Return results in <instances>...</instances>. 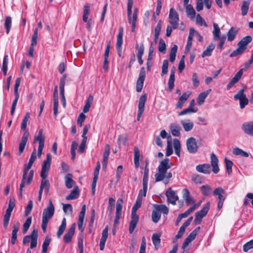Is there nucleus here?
<instances>
[{"label": "nucleus", "instance_id": "obj_1", "mask_svg": "<svg viewBox=\"0 0 253 253\" xmlns=\"http://www.w3.org/2000/svg\"><path fill=\"white\" fill-rule=\"evenodd\" d=\"M169 160L168 158L165 159L161 161L158 167V172L155 174L156 182L162 181L165 178L169 179L172 177L171 172H169L167 174V170L171 167L169 164Z\"/></svg>", "mask_w": 253, "mask_h": 253}, {"label": "nucleus", "instance_id": "obj_2", "mask_svg": "<svg viewBox=\"0 0 253 253\" xmlns=\"http://www.w3.org/2000/svg\"><path fill=\"white\" fill-rule=\"evenodd\" d=\"M142 199H140V196L137 197L136 202L133 205L131 210V221L129 225V232L132 234L139 220V216L136 213L137 210L141 207Z\"/></svg>", "mask_w": 253, "mask_h": 253}, {"label": "nucleus", "instance_id": "obj_3", "mask_svg": "<svg viewBox=\"0 0 253 253\" xmlns=\"http://www.w3.org/2000/svg\"><path fill=\"white\" fill-rule=\"evenodd\" d=\"M55 211L54 206L51 200L49 202L47 207L45 208L42 212V228L44 232H46L47 223L49 220L51 219Z\"/></svg>", "mask_w": 253, "mask_h": 253}, {"label": "nucleus", "instance_id": "obj_4", "mask_svg": "<svg viewBox=\"0 0 253 253\" xmlns=\"http://www.w3.org/2000/svg\"><path fill=\"white\" fill-rule=\"evenodd\" d=\"M15 206V201L14 199H10L9 201L8 206L6 209V212L3 217V226L7 228L8 225L11 212Z\"/></svg>", "mask_w": 253, "mask_h": 253}, {"label": "nucleus", "instance_id": "obj_5", "mask_svg": "<svg viewBox=\"0 0 253 253\" xmlns=\"http://www.w3.org/2000/svg\"><path fill=\"white\" fill-rule=\"evenodd\" d=\"M34 176V171L33 170H31L28 174H25L23 173L22 179L21 180V183L20 185V189L19 195L20 196H22L23 188L24 187L25 184L29 185L33 179Z\"/></svg>", "mask_w": 253, "mask_h": 253}, {"label": "nucleus", "instance_id": "obj_6", "mask_svg": "<svg viewBox=\"0 0 253 253\" xmlns=\"http://www.w3.org/2000/svg\"><path fill=\"white\" fill-rule=\"evenodd\" d=\"M244 92L245 89H241L234 96L235 100H239L240 107L241 109L244 108L249 101Z\"/></svg>", "mask_w": 253, "mask_h": 253}, {"label": "nucleus", "instance_id": "obj_7", "mask_svg": "<svg viewBox=\"0 0 253 253\" xmlns=\"http://www.w3.org/2000/svg\"><path fill=\"white\" fill-rule=\"evenodd\" d=\"M169 22L174 29H176L178 26L179 15L177 12L173 8L169 10Z\"/></svg>", "mask_w": 253, "mask_h": 253}, {"label": "nucleus", "instance_id": "obj_8", "mask_svg": "<svg viewBox=\"0 0 253 253\" xmlns=\"http://www.w3.org/2000/svg\"><path fill=\"white\" fill-rule=\"evenodd\" d=\"M210 206V203L208 202L204 206L201 210L196 213L195 218V222H197L199 223L201 221L202 219L206 215L208 212Z\"/></svg>", "mask_w": 253, "mask_h": 253}, {"label": "nucleus", "instance_id": "obj_9", "mask_svg": "<svg viewBox=\"0 0 253 253\" xmlns=\"http://www.w3.org/2000/svg\"><path fill=\"white\" fill-rule=\"evenodd\" d=\"M145 78V70L144 67L140 69L139 77L137 80L136 90L137 92H140L143 88L144 81Z\"/></svg>", "mask_w": 253, "mask_h": 253}, {"label": "nucleus", "instance_id": "obj_10", "mask_svg": "<svg viewBox=\"0 0 253 253\" xmlns=\"http://www.w3.org/2000/svg\"><path fill=\"white\" fill-rule=\"evenodd\" d=\"M166 196L169 203L173 205H176V201L178 200V197L171 188H169L166 191Z\"/></svg>", "mask_w": 253, "mask_h": 253}, {"label": "nucleus", "instance_id": "obj_11", "mask_svg": "<svg viewBox=\"0 0 253 253\" xmlns=\"http://www.w3.org/2000/svg\"><path fill=\"white\" fill-rule=\"evenodd\" d=\"M186 146L188 151L190 153H195L198 151V146L195 138H189L186 141Z\"/></svg>", "mask_w": 253, "mask_h": 253}, {"label": "nucleus", "instance_id": "obj_12", "mask_svg": "<svg viewBox=\"0 0 253 253\" xmlns=\"http://www.w3.org/2000/svg\"><path fill=\"white\" fill-rule=\"evenodd\" d=\"M241 128L245 133L253 136V121L244 123L242 125Z\"/></svg>", "mask_w": 253, "mask_h": 253}, {"label": "nucleus", "instance_id": "obj_13", "mask_svg": "<svg viewBox=\"0 0 253 253\" xmlns=\"http://www.w3.org/2000/svg\"><path fill=\"white\" fill-rule=\"evenodd\" d=\"M36 159V150L34 149L32 152L28 164H26L24 166L23 173L28 174V171L31 168L33 163Z\"/></svg>", "mask_w": 253, "mask_h": 253}, {"label": "nucleus", "instance_id": "obj_14", "mask_svg": "<svg viewBox=\"0 0 253 253\" xmlns=\"http://www.w3.org/2000/svg\"><path fill=\"white\" fill-rule=\"evenodd\" d=\"M75 228L76 225L75 224H73L65 234L63 240L65 243H68L71 242L72 237L75 233Z\"/></svg>", "mask_w": 253, "mask_h": 253}, {"label": "nucleus", "instance_id": "obj_15", "mask_svg": "<svg viewBox=\"0 0 253 253\" xmlns=\"http://www.w3.org/2000/svg\"><path fill=\"white\" fill-rule=\"evenodd\" d=\"M211 163L212 168V170L214 173H217L219 171L218 163V160L214 153H211Z\"/></svg>", "mask_w": 253, "mask_h": 253}, {"label": "nucleus", "instance_id": "obj_16", "mask_svg": "<svg viewBox=\"0 0 253 253\" xmlns=\"http://www.w3.org/2000/svg\"><path fill=\"white\" fill-rule=\"evenodd\" d=\"M191 94V92H186L183 93L182 95L179 97L176 104V108L180 109L182 107L185 101L188 99Z\"/></svg>", "mask_w": 253, "mask_h": 253}, {"label": "nucleus", "instance_id": "obj_17", "mask_svg": "<svg viewBox=\"0 0 253 253\" xmlns=\"http://www.w3.org/2000/svg\"><path fill=\"white\" fill-rule=\"evenodd\" d=\"M197 171L204 174H210L211 173V166L208 164H204L197 165L196 167Z\"/></svg>", "mask_w": 253, "mask_h": 253}, {"label": "nucleus", "instance_id": "obj_18", "mask_svg": "<svg viewBox=\"0 0 253 253\" xmlns=\"http://www.w3.org/2000/svg\"><path fill=\"white\" fill-rule=\"evenodd\" d=\"M108 227L107 226L103 230L102 233V237L100 241L99 248L102 251L105 247V244L108 237Z\"/></svg>", "mask_w": 253, "mask_h": 253}, {"label": "nucleus", "instance_id": "obj_19", "mask_svg": "<svg viewBox=\"0 0 253 253\" xmlns=\"http://www.w3.org/2000/svg\"><path fill=\"white\" fill-rule=\"evenodd\" d=\"M110 153V147L109 144H106L105 147V150L103 153V164L102 167L103 169H105L106 168L109 156Z\"/></svg>", "mask_w": 253, "mask_h": 253}, {"label": "nucleus", "instance_id": "obj_20", "mask_svg": "<svg viewBox=\"0 0 253 253\" xmlns=\"http://www.w3.org/2000/svg\"><path fill=\"white\" fill-rule=\"evenodd\" d=\"M213 194L214 196H218V200H225V191L224 189L221 187L215 188L213 192Z\"/></svg>", "mask_w": 253, "mask_h": 253}, {"label": "nucleus", "instance_id": "obj_21", "mask_svg": "<svg viewBox=\"0 0 253 253\" xmlns=\"http://www.w3.org/2000/svg\"><path fill=\"white\" fill-rule=\"evenodd\" d=\"M183 198L185 200L187 204H195V201L192 197L190 195V192L187 189H184L182 191Z\"/></svg>", "mask_w": 253, "mask_h": 253}, {"label": "nucleus", "instance_id": "obj_22", "mask_svg": "<svg viewBox=\"0 0 253 253\" xmlns=\"http://www.w3.org/2000/svg\"><path fill=\"white\" fill-rule=\"evenodd\" d=\"M184 130L189 131L192 129L194 127V123L190 120H182L180 121Z\"/></svg>", "mask_w": 253, "mask_h": 253}, {"label": "nucleus", "instance_id": "obj_23", "mask_svg": "<svg viewBox=\"0 0 253 253\" xmlns=\"http://www.w3.org/2000/svg\"><path fill=\"white\" fill-rule=\"evenodd\" d=\"M211 91V89H209L205 91L200 93L198 95L197 100V103L199 105H201L204 103L205 99Z\"/></svg>", "mask_w": 253, "mask_h": 253}, {"label": "nucleus", "instance_id": "obj_24", "mask_svg": "<svg viewBox=\"0 0 253 253\" xmlns=\"http://www.w3.org/2000/svg\"><path fill=\"white\" fill-rule=\"evenodd\" d=\"M195 30L191 28L189 30V34L187 39V44L185 47V49L189 50L191 48L192 44V40L195 35Z\"/></svg>", "mask_w": 253, "mask_h": 253}, {"label": "nucleus", "instance_id": "obj_25", "mask_svg": "<svg viewBox=\"0 0 253 253\" xmlns=\"http://www.w3.org/2000/svg\"><path fill=\"white\" fill-rule=\"evenodd\" d=\"M213 31L212 32L213 35V39L214 41H217L220 39V35L221 33L220 29L218 25L216 23L213 24Z\"/></svg>", "mask_w": 253, "mask_h": 253}, {"label": "nucleus", "instance_id": "obj_26", "mask_svg": "<svg viewBox=\"0 0 253 253\" xmlns=\"http://www.w3.org/2000/svg\"><path fill=\"white\" fill-rule=\"evenodd\" d=\"M252 41V38L250 36H247L243 38L238 42V46H240L244 49L247 48V45Z\"/></svg>", "mask_w": 253, "mask_h": 253}, {"label": "nucleus", "instance_id": "obj_27", "mask_svg": "<svg viewBox=\"0 0 253 253\" xmlns=\"http://www.w3.org/2000/svg\"><path fill=\"white\" fill-rule=\"evenodd\" d=\"M39 142V146H44V137L43 136V130L40 129L37 135L34 137V142Z\"/></svg>", "mask_w": 253, "mask_h": 253}, {"label": "nucleus", "instance_id": "obj_28", "mask_svg": "<svg viewBox=\"0 0 253 253\" xmlns=\"http://www.w3.org/2000/svg\"><path fill=\"white\" fill-rule=\"evenodd\" d=\"M170 129L171 133L173 136H178L180 135V131L181 130V127L179 126V125L176 123L172 124L170 125Z\"/></svg>", "mask_w": 253, "mask_h": 253}, {"label": "nucleus", "instance_id": "obj_29", "mask_svg": "<svg viewBox=\"0 0 253 253\" xmlns=\"http://www.w3.org/2000/svg\"><path fill=\"white\" fill-rule=\"evenodd\" d=\"M137 12L138 10L137 8H135L133 10V13L127 14L128 16V22L129 24H136L137 18Z\"/></svg>", "mask_w": 253, "mask_h": 253}, {"label": "nucleus", "instance_id": "obj_30", "mask_svg": "<svg viewBox=\"0 0 253 253\" xmlns=\"http://www.w3.org/2000/svg\"><path fill=\"white\" fill-rule=\"evenodd\" d=\"M93 101V95H92L91 94L89 95L88 97H87V98L85 101V104L83 108V112L84 113H86L89 111V108L91 106V105L92 104Z\"/></svg>", "mask_w": 253, "mask_h": 253}, {"label": "nucleus", "instance_id": "obj_31", "mask_svg": "<svg viewBox=\"0 0 253 253\" xmlns=\"http://www.w3.org/2000/svg\"><path fill=\"white\" fill-rule=\"evenodd\" d=\"M186 12L188 16H189L191 19L195 18L196 15V12L193 7L191 4H186L184 5Z\"/></svg>", "mask_w": 253, "mask_h": 253}, {"label": "nucleus", "instance_id": "obj_32", "mask_svg": "<svg viewBox=\"0 0 253 253\" xmlns=\"http://www.w3.org/2000/svg\"><path fill=\"white\" fill-rule=\"evenodd\" d=\"M124 33V29L123 27H120L119 29V33L117 37V43L116 47H122L123 44V36Z\"/></svg>", "mask_w": 253, "mask_h": 253}, {"label": "nucleus", "instance_id": "obj_33", "mask_svg": "<svg viewBox=\"0 0 253 253\" xmlns=\"http://www.w3.org/2000/svg\"><path fill=\"white\" fill-rule=\"evenodd\" d=\"M50 165L43 163L40 173L41 178H46L48 175Z\"/></svg>", "mask_w": 253, "mask_h": 253}, {"label": "nucleus", "instance_id": "obj_34", "mask_svg": "<svg viewBox=\"0 0 253 253\" xmlns=\"http://www.w3.org/2000/svg\"><path fill=\"white\" fill-rule=\"evenodd\" d=\"M237 33L238 31L237 30L233 27L231 28L227 34L228 41H233L235 39Z\"/></svg>", "mask_w": 253, "mask_h": 253}, {"label": "nucleus", "instance_id": "obj_35", "mask_svg": "<svg viewBox=\"0 0 253 253\" xmlns=\"http://www.w3.org/2000/svg\"><path fill=\"white\" fill-rule=\"evenodd\" d=\"M215 48V45L213 43H211L207 47L206 50H205L202 54V57H205V56H210L211 55V53L213 50Z\"/></svg>", "mask_w": 253, "mask_h": 253}, {"label": "nucleus", "instance_id": "obj_36", "mask_svg": "<svg viewBox=\"0 0 253 253\" xmlns=\"http://www.w3.org/2000/svg\"><path fill=\"white\" fill-rule=\"evenodd\" d=\"M139 156L140 152L139 150L137 147H134V163L135 165V167L136 168H138L139 166Z\"/></svg>", "mask_w": 253, "mask_h": 253}, {"label": "nucleus", "instance_id": "obj_37", "mask_svg": "<svg viewBox=\"0 0 253 253\" xmlns=\"http://www.w3.org/2000/svg\"><path fill=\"white\" fill-rule=\"evenodd\" d=\"M66 227V219L64 217L63 218L61 224L59 227L58 230L57 232V236L58 238H60L62 234L63 233Z\"/></svg>", "mask_w": 253, "mask_h": 253}, {"label": "nucleus", "instance_id": "obj_38", "mask_svg": "<svg viewBox=\"0 0 253 253\" xmlns=\"http://www.w3.org/2000/svg\"><path fill=\"white\" fill-rule=\"evenodd\" d=\"M232 153L234 155L236 156H241L245 158L249 157V154L247 152L237 147L233 150Z\"/></svg>", "mask_w": 253, "mask_h": 253}, {"label": "nucleus", "instance_id": "obj_39", "mask_svg": "<svg viewBox=\"0 0 253 253\" xmlns=\"http://www.w3.org/2000/svg\"><path fill=\"white\" fill-rule=\"evenodd\" d=\"M154 207L156 210L165 214H168L169 213V209L165 205H155Z\"/></svg>", "mask_w": 253, "mask_h": 253}, {"label": "nucleus", "instance_id": "obj_40", "mask_svg": "<svg viewBox=\"0 0 253 253\" xmlns=\"http://www.w3.org/2000/svg\"><path fill=\"white\" fill-rule=\"evenodd\" d=\"M79 195V190L78 188H76L66 197V199L67 200L76 199L78 197Z\"/></svg>", "mask_w": 253, "mask_h": 253}, {"label": "nucleus", "instance_id": "obj_41", "mask_svg": "<svg viewBox=\"0 0 253 253\" xmlns=\"http://www.w3.org/2000/svg\"><path fill=\"white\" fill-rule=\"evenodd\" d=\"M146 94L142 95L140 96L139 98V103H138V111H144V107H145V103L146 100Z\"/></svg>", "mask_w": 253, "mask_h": 253}, {"label": "nucleus", "instance_id": "obj_42", "mask_svg": "<svg viewBox=\"0 0 253 253\" xmlns=\"http://www.w3.org/2000/svg\"><path fill=\"white\" fill-rule=\"evenodd\" d=\"M149 177V169L147 167H146L144 170V174L143 176V187L146 189V187L147 186L148 181Z\"/></svg>", "mask_w": 253, "mask_h": 253}, {"label": "nucleus", "instance_id": "obj_43", "mask_svg": "<svg viewBox=\"0 0 253 253\" xmlns=\"http://www.w3.org/2000/svg\"><path fill=\"white\" fill-rule=\"evenodd\" d=\"M250 2L248 1H243L242 5H241V11H242V14L243 16H245L247 14L249 6H250Z\"/></svg>", "mask_w": 253, "mask_h": 253}, {"label": "nucleus", "instance_id": "obj_44", "mask_svg": "<svg viewBox=\"0 0 253 253\" xmlns=\"http://www.w3.org/2000/svg\"><path fill=\"white\" fill-rule=\"evenodd\" d=\"M65 185L68 189L71 188L73 186L74 181L72 178V174H68L65 177Z\"/></svg>", "mask_w": 253, "mask_h": 253}, {"label": "nucleus", "instance_id": "obj_45", "mask_svg": "<svg viewBox=\"0 0 253 253\" xmlns=\"http://www.w3.org/2000/svg\"><path fill=\"white\" fill-rule=\"evenodd\" d=\"M49 182L46 178H42L41 184L40 187L41 189H45V192L47 193L49 189Z\"/></svg>", "mask_w": 253, "mask_h": 253}, {"label": "nucleus", "instance_id": "obj_46", "mask_svg": "<svg viewBox=\"0 0 253 253\" xmlns=\"http://www.w3.org/2000/svg\"><path fill=\"white\" fill-rule=\"evenodd\" d=\"M90 6L88 4L84 6L83 11V20L84 22H87V19L89 14Z\"/></svg>", "mask_w": 253, "mask_h": 253}, {"label": "nucleus", "instance_id": "obj_47", "mask_svg": "<svg viewBox=\"0 0 253 253\" xmlns=\"http://www.w3.org/2000/svg\"><path fill=\"white\" fill-rule=\"evenodd\" d=\"M84 235L83 233H81L79 235L78 239V248L80 250L79 253H84Z\"/></svg>", "mask_w": 253, "mask_h": 253}, {"label": "nucleus", "instance_id": "obj_48", "mask_svg": "<svg viewBox=\"0 0 253 253\" xmlns=\"http://www.w3.org/2000/svg\"><path fill=\"white\" fill-rule=\"evenodd\" d=\"M200 190L202 194L204 196H208L211 192V188L208 185L202 186Z\"/></svg>", "mask_w": 253, "mask_h": 253}, {"label": "nucleus", "instance_id": "obj_49", "mask_svg": "<svg viewBox=\"0 0 253 253\" xmlns=\"http://www.w3.org/2000/svg\"><path fill=\"white\" fill-rule=\"evenodd\" d=\"M177 50V46L176 45H174L171 48L169 53V60L171 62H173L175 59Z\"/></svg>", "mask_w": 253, "mask_h": 253}, {"label": "nucleus", "instance_id": "obj_50", "mask_svg": "<svg viewBox=\"0 0 253 253\" xmlns=\"http://www.w3.org/2000/svg\"><path fill=\"white\" fill-rule=\"evenodd\" d=\"M12 19L10 16L6 17L4 22V26L6 29V32L7 34H8L11 27Z\"/></svg>", "mask_w": 253, "mask_h": 253}, {"label": "nucleus", "instance_id": "obj_51", "mask_svg": "<svg viewBox=\"0 0 253 253\" xmlns=\"http://www.w3.org/2000/svg\"><path fill=\"white\" fill-rule=\"evenodd\" d=\"M8 61V56L7 55H5L4 56L3 62H2V70L3 71L4 75L5 76L7 71V65Z\"/></svg>", "mask_w": 253, "mask_h": 253}, {"label": "nucleus", "instance_id": "obj_52", "mask_svg": "<svg viewBox=\"0 0 253 253\" xmlns=\"http://www.w3.org/2000/svg\"><path fill=\"white\" fill-rule=\"evenodd\" d=\"M196 22L197 24L200 26H203L205 27H208L207 23L199 14H198L196 16Z\"/></svg>", "mask_w": 253, "mask_h": 253}, {"label": "nucleus", "instance_id": "obj_53", "mask_svg": "<svg viewBox=\"0 0 253 253\" xmlns=\"http://www.w3.org/2000/svg\"><path fill=\"white\" fill-rule=\"evenodd\" d=\"M238 48L234 50L230 55V57H233L236 56L237 55H240L242 54L245 50H246L244 48L240 46H238Z\"/></svg>", "mask_w": 253, "mask_h": 253}, {"label": "nucleus", "instance_id": "obj_54", "mask_svg": "<svg viewBox=\"0 0 253 253\" xmlns=\"http://www.w3.org/2000/svg\"><path fill=\"white\" fill-rule=\"evenodd\" d=\"M161 216V213L158 211L155 210L152 211V219L154 222L157 223L159 221Z\"/></svg>", "mask_w": 253, "mask_h": 253}, {"label": "nucleus", "instance_id": "obj_55", "mask_svg": "<svg viewBox=\"0 0 253 253\" xmlns=\"http://www.w3.org/2000/svg\"><path fill=\"white\" fill-rule=\"evenodd\" d=\"M224 161L226 164V169H227V172L228 174H230L232 172V168L233 165V162L228 160L227 158H225L224 159Z\"/></svg>", "mask_w": 253, "mask_h": 253}, {"label": "nucleus", "instance_id": "obj_56", "mask_svg": "<svg viewBox=\"0 0 253 253\" xmlns=\"http://www.w3.org/2000/svg\"><path fill=\"white\" fill-rule=\"evenodd\" d=\"M14 94L15 96V99L13 100L12 104V106H11V111H10V114L11 115H13L15 112L16 104L17 103V101H18L19 97V94Z\"/></svg>", "mask_w": 253, "mask_h": 253}, {"label": "nucleus", "instance_id": "obj_57", "mask_svg": "<svg viewBox=\"0 0 253 253\" xmlns=\"http://www.w3.org/2000/svg\"><path fill=\"white\" fill-rule=\"evenodd\" d=\"M198 111V109H191L189 107L183 110L182 111L179 113L178 116H183L187 114H191L193 113H196Z\"/></svg>", "mask_w": 253, "mask_h": 253}, {"label": "nucleus", "instance_id": "obj_58", "mask_svg": "<svg viewBox=\"0 0 253 253\" xmlns=\"http://www.w3.org/2000/svg\"><path fill=\"white\" fill-rule=\"evenodd\" d=\"M66 78V76L64 74L60 78V84H59L60 93L64 92V86L65 84Z\"/></svg>", "mask_w": 253, "mask_h": 253}, {"label": "nucleus", "instance_id": "obj_59", "mask_svg": "<svg viewBox=\"0 0 253 253\" xmlns=\"http://www.w3.org/2000/svg\"><path fill=\"white\" fill-rule=\"evenodd\" d=\"M152 240L155 247H156L161 242L160 235L158 234H154L152 237Z\"/></svg>", "mask_w": 253, "mask_h": 253}, {"label": "nucleus", "instance_id": "obj_60", "mask_svg": "<svg viewBox=\"0 0 253 253\" xmlns=\"http://www.w3.org/2000/svg\"><path fill=\"white\" fill-rule=\"evenodd\" d=\"M32 222V217H29L23 224V232L25 233L29 228Z\"/></svg>", "mask_w": 253, "mask_h": 253}, {"label": "nucleus", "instance_id": "obj_61", "mask_svg": "<svg viewBox=\"0 0 253 253\" xmlns=\"http://www.w3.org/2000/svg\"><path fill=\"white\" fill-rule=\"evenodd\" d=\"M169 66V62L167 60H165L163 62V65L162 67V73L161 75L163 76L168 73Z\"/></svg>", "mask_w": 253, "mask_h": 253}, {"label": "nucleus", "instance_id": "obj_62", "mask_svg": "<svg viewBox=\"0 0 253 253\" xmlns=\"http://www.w3.org/2000/svg\"><path fill=\"white\" fill-rule=\"evenodd\" d=\"M51 241V239L50 238H46L44 240L42 246V251L41 253H45L46 252L47 250V247L49 246Z\"/></svg>", "mask_w": 253, "mask_h": 253}, {"label": "nucleus", "instance_id": "obj_63", "mask_svg": "<svg viewBox=\"0 0 253 253\" xmlns=\"http://www.w3.org/2000/svg\"><path fill=\"white\" fill-rule=\"evenodd\" d=\"M192 80L194 87L195 88L197 87L199 85L200 82L197 73H194L193 74Z\"/></svg>", "mask_w": 253, "mask_h": 253}, {"label": "nucleus", "instance_id": "obj_64", "mask_svg": "<svg viewBox=\"0 0 253 253\" xmlns=\"http://www.w3.org/2000/svg\"><path fill=\"white\" fill-rule=\"evenodd\" d=\"M252 249H253V240L248 242L243 246V251L245 252Z\"/></svg>", "mask_w": 253, "mask_h": 253}]
</instances>
